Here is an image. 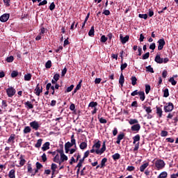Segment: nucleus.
<instances>
[{"label": "nucleus", "instance_id": "obj_60", "mask_svg": "<svg viewBox=\"0 0 178 178\" xmlns=\"http://www.w3.org/2000/svg\"><path fill=\"white\" fill-rule=\"evenodd\" d=\"M102 80V79L101 78H96L95 80V84H99V83H101Z\"/></svg>", "mask_w": 178, "mask_h": 178}, {"label": "nucleus", "instance_id": "obj_3", "mask_svg": "<svg viewBox=\"0 0 178 178\" xmlns=\"http://www.w3.org/2000/svg\"><path fill=\"white\" fill-rule=\"evenodd\" d=\"M6 94L9 98H12L16 94V89L13 87H9L6 90Z\"/></svg>", "mask_w": 178, "mask_h": 178}, {"label": "nucleus", "instance_id": "obj_55", "mask_svg": "<svg viewBox=\"0 0 178 178\" xmlns=\"http://www.w3.org/2000/svg\"><path fill=\"white\" fill-rule=\"evenodd\" d=\"M67 72V68L65 67L61 72V76L63 77V76H65V74H66V73Z\"/></svg>", "mask_w": 178, "mask_h": 178}, {"label": "nucleus", "instance_id": "obj_37", "mask_svg": "<svg viewBox=\"0 0 178 178\" xmlns=\"http://www.w3.org/2000/svg\"><path fill=\"white\" fill-rule=\"evenodd\" d=\"M52 66V62L51 60H48L45 64V67L47 69H50V67Z\"/></svg>", "mask_w": 178, "mask_h": 178}, {"label": "nucleus", "instance_id": "obj_2", "mask_svg": "<svg viewBox=\"0 0 178 178\" xmlns=\"http://www.w3.org/2000/svg\"><path fill=\"white\" fill-rule=\"evenodd\" d=\"M155 166L157 169V170H161L165 168V161L163 160L159 159L156 161L155 162Z\"/></svg>", "mask_w": 178, "mask_h": 178}, {"label": "nucleus", "instance_id": "obj_25", "mask_svg": "<svg viewBox=\"0 0 178 178\" xmlns=\"http://www.w3.org/2000/svg\"><path fill=\"white\" fill-rule=\"evenodd\" d=\"M112 158L114 159V161H118V159H120V154L115 153L112 156Z\"/></svg>", "mask_w": 178, "mask_h": 178}, {"label": "nucleus", "instance_id": "obj_33", "mask_svg": "<svg viewBox=\"0 0 178 178\" xmlns=\"http://www.w3.org/2000/svg\"><path fill=\"white\" fill-rule=\"evenodd\" d=\"M97 105H98V103H97V102H91L90 104H89V105H88V106H89V108H96L95 106H97Z\"/></svg>", "mask_w": 178, "mask_h": 178}, {"label": "nucleus", "instance_id": "obj_63", "mask_svg": "<svg viewBox=\"0 0 178 178\" xmlns=\"http://www.w3.org/2000/svg\"><path fill=\"white\" fill-rule=\"evenodd\" d=\"M42 159L43 162H47V154L45 153L42 155Z\"/></svg>", "mask_w": 178, "mask_h": 178}, {"label": "nucleus", "instance_id": "obj_39", "mask_svg": "<svg viewBox=\"0 0 178 178\" xmlns=\"http://www.w3.org/2000/svg\"><path fill=\"white\" fill-rule=\"evenodd\" d=\"M59 161H60V156H59V154H56L54 158V162H59Z\"/></svg>", "mask_w": 178, "mask_h": 178}, {"label": "nucleus", "instance_id": "obj_61", "mask_svg": "<svg viewBox=\"0 0 178 178\" xmlns=\"http://www.w3.org/2000/svg\"><path fill=\"white\" fill-rule=\"evenodd\" d=\"M155 48H156V46L155 45V43H152V44H150L149 49H152V51H154V49H155Z\"/></svg>", "mask_w": 178, "mask_h": 178}, {"label": "nucleus", "instance_id": "obj_47", "mask_svg": "<svg viewBox=\"0 0 178 178\" xmlns=\"http://www.w3.org/2000/svg\"><path fill=\"white\" fill-rule=\"evenodd\" d=\"M72 146H73V144H71L70 142H67L65 145V148H72Z\"/></svg>", "mask_w": 178, "mask_h": 178}, {"label": "nucleus", "instance_id": "obj_42", "mask_svg": "<svg viewBox=\"0 0 178 178\" xmlns=\"http://www.w3.org/2000/svg\"><path fill=\"white\" fill-rule=\"evenodd\" d=\"M19 74V72L17 71H13L11 73V77L15 78V77H17Z\"/></svg>", "mask_w": 178, "mask_h": 178}, {"label": "nucleus", "instance_id": "obj_11", "mask_svg": "<svg viewBox=\"0 0 178 178\" xmlns=\"http://www.w3.org/2000/svg\"><path fill=\"white\" fill-rule=\"evenodd\" d=\"M119 83L120 84L121 87H123V84H124V76H123V73H121Z\"/></svg>", "mask_w": 178, "mask_h": 178}, {"label": "nucleus", "instance_id": "obj_7", "mask_svg": "<svg viewBox=\"0 0 178 178\" xmlns=\"http://www.w3.org/2000/svg\"><path fill=\"white\" fill-rule=\"evenodd\" d=\"M9 17H10V15L3 14L0 17V22L5 23V22H8V20H9Z\"/></svg>", "mask_w": 178, "mask_h": 178}, {"label": "nucleus", "instance_id": "obj_14", "mask_svg": "<svg viewBox=\"0 0 178 178\" xmlns=\"http://www.w3.org/2000/svg\"><path fill=\"white\" fill-rule=\"evenodd\" d=\"M149 165V163H145L143 164L140 167V172H144V170H145V169H147V168H148Z\"/></svg>", "mask_w": 178, "mask_h": 178}, {"label": "nucleus", "instance_id": "obj_30", "mask_svg": "<svg viewBox=\"0 0 178 178\" xmlns=\"http://www.w3.org/2000/svg\"><path fill=\"white\" fill-rule=\"evenodd\" d=\"M163 97L165 98H168V97H169V89L168 88H165L163 90Z\"/></svg>", "mask_w": 178, "mask_h": 178}, {"label": "nucleus", "instance_id": "obj_57", "mask_svg": "<svg viewBox=\"0 0 178 178\" xmlns=\"http://www.w3.org/2000/svg\"><path fill=\"white\" fill-rule=\"evenodd\" d=\"M47 3H48V1H47V0H44V1H41L40 3H39L38 6H42V5H47Z\"/></svg>", "mask_w": 178, "mask_h": 178}, {"label": "nucleus", "instance_id": "obj_48", "mask_svg": "<svg viewBox=\"0 0 178 178\" xmlns=\"http://www.w3.org/2000/svg\"><path fill=\"white\" fill-rule=\"evenodd\" d=\"M148 58H149V52H147L143 56V60L148 59Z\"/></svg>", "mask_w": 178, "mask_h": 178}, {"label": "nucleus", "instance_id": "obj_46", "mask_svg": "<svg viewBox=\"0 0 178 178\" xmlns=\"http://www.w3.org/2000/svg\"><path fill=\"white\" fill-rule=\"evenodd\" d=\"M51 170L53 171V173L55 172V170H56V168H58V165L55 163L51 164Z\"/></svg>", "mask_w": 178, "mask_h": 178}, {"label": "nucleus", "instance_id": "obj_8", "mask_svg": "<svg viewBox=\"0 0 178 178\" xmlns=\"http://www.w3.org/2000/svg\"><path fill=\"white\" fill-rule=\"evenodd\" d=\"M41 92H42V87L40 88V83H38L35 89V94L40 97Z\"/></svg>", "mask_w": 178, "mask_h": 178}, {"label": "nucleus", "instance_id": "obj_32", "mask_svg": "<svg viewBox=\"0 0 178 178\" xmlns=\"http://www.w3.org/2000/svg\"><path fill=\"white\" fill-rule=\"evenodd\" d=\"M13 141H15V134H11L8 140V143H13Z\"/></svg>", "mask_w": 178, "mask_h": 178}, {"label": "nucleus", "instance_id": "obj_5", "mask_svg": "<svg viewBox=\"0 0 178 178\" xmlns=\"http://www.w3.org/2000/svg\"><path fill=\"white\" fill-rule=\"evenodd\" d=\"M30 126L31 127H32V129H33V130H38V129H40L41 124H40V123H38V122L37 121H33V122H30Z\"/></svg>", "mask_w": 178, "mask_h": 178}, {"label": "nucleus", "instance_id": "obj_45", "mask_svg": "<svg viewBox=\"0 0 178 178\" xmlns=\"http://www.w3.org/2000/svg\"><path fill=\"white\" fill-rule=\"evenodd\" d=\"M71 144H72V145H76V139H74V135H72L71 136Z\"/></svg>", "mask_w": 178, "mask_h": 178}, {"label": "nucleus", "instance_id": "obj_13", "mask_svg": "<svg viewBox=\"0 0 178 178\" xmlns=\"http://www.w3.org/2000/svg\"><path fill=\"white\" fill-rule=\"evenodd\" d=\"M129 35H126L124 38L122 35H120V40L122 44H126L129 41Z\"/></svg>", "mask_w": 178, "mask_h": 178}, {"label": "nucleus", "instance_id": "obj_21", "mask_svg": "<svg viewBox=\"0 0 178 178\" xmlns=\"http://www.w3.org/2000/svg\"><path fill=\"white\" fill-rule=\"evenodd\" d=\"M168 177V172H162L157 178H166Z\"/></svg>", "mask_w": 178, "mask_h": 178}, {"label": "nucleus", "instance_id": "obj_38", "mask_svg": "<svg viewBox=\"0 0 178 178\" xmlns=\"http://www.w3.org/2000/svg\"><path fill=\"white\" fill-rule=\"evenodd\" d=\"M108 161V159L106 158H104L101 161V166L100 168H104V166H105V163H106V161Z\"/></svg>", "mask_w": 178, "mask_h": 178}, {"label": "nucleus", "instance_id": "obj_44", "mask_svg": "<svg viewBox=\"0 0 178 178\" xmlns=\"http://www.w3.org/2000/svg\"><path fill=\"white\" fill-rule=\"evenodd\" d=\"M13 60H14V58L13 56H10L9 57H8L6 58V61L8 63H11V62H13Z\"/></svg>", "mask_w": 178, "mask_h": 178}, {"label": "nucleus", "instance_id": "obj_29", "mask_svg": "<svg viewBox=\"0 0 178 178\" xmlns=\"http://www.w3.org/2000/svg\"><path fill=\"white\" fill-rule=\"evenodd\" d=\"M133 144H136L138 141H140V135H136L133 138Z\"/></svg>", "mask_w": 178, "mask_h": 178}, {"label": "nucleus", "instance_id": "obj_26", "mask_svg": "<svg viewBox=\"0 0 178 178\" xmlns=\"http://www.w3.org/2000/svg\"><path fill=\"white\" fill-rule=\"evenodd\" d=\"M42 144V139H38L36 144L35 145V147L36 148H40Z\"/></svg>", "mask_w": 178, "mask_h": 178}, {"label": "nucleus", "instance_id": "obj_16", "mask_svg": "<svg viewBox=\"0 0 178 178\" xmlns=\"http://www.w3.org/2000/svg\"><path fill=\"white\" fill-rule=\"evenodd\" d=\"M95 33V29L94 26H92L90 30L88 32V36L89 37H94Z\"/></svg>", "mask_w": 178, "mask_h": 178}, {"label": "nucleus", "instance_id": "obj_50", "mask_svg": "<svg viewBox=\"0 0 178 178\" xmlns=\"http://www.w3.org/2000/svg\"><path fill=\"white\" fill-rule=\"evenodd\" d=\"M127 67V63H124L121 65L120 69L122 71L124 70Z\"/></svg>", "mask_w": 178, "mask_h": 178}, {"label": "nucleus", "instance_id": "obj_20", "mask_svg": "<svg viewBox=\"0 0 178 178\" xmlns=\"http://www.w3.org/2000/svg\"><path fill=\"white\" fill-rule=\"evenodd\" d=\"M25 106H27L29 109H33V108H34V106L33 105V104H31V102L29 101L25 102Z\"/></svg>", "mask_w": 178, "mask_h": 178}, {"label": "nucleus", "instance_id": "obj_23", "mask_svg": "<svg viewBox=\"0 0 178 178\" xmlns=\"http://www.w3.org/2000/svg\"><path fill=\"white\" fill-rule=\"evenodd\" d=\"M143 109H145L147 115H149V113H152V109H151V107L144 106Z\"/></svg>", "mask_w": 178, "mask_h": 178}, {"label": "nucleus", "instance_id": "obj_64", "mask_svg": "<svg viewBox=\"0 0 178 178\" xmlns=\"http://www.w3.org/2000/svg\"><path fill=\"white\" fill-rule=\"evenodd\" d=\"M36 168L37 169H40L41 168H42V165L41 163H40L39 162L36 163Z\"/></svg>", "mask_w": 178, "mask_h": 178}, {"label": "nucleus", "instance_id": "obj_4", "mask_svg": "<svg viewBox=\"0 0 178 178\" xmlns=\"http://www.w3.org/2000/svg\"><path fill=\"white\" fill-rule=\"evenodd\" d=\"M175 106L172 102L167 103L164 106V111L165 113L172 112L173 111Z\"/></svg>", "mask_w": 178, "mask_h": 178}, {"label": "nucleus", "instance_id": "obj_10", "mask_svg": "<svg viewBox=\"0 0 178 178\" xmlns=\"http://www.w3.org/2000/svg\"><path fill=\"white\" fill-rule=\"evenodd\" d=\"M154 60L156 63H163V58H161V56L159 55L156 56Z\"/></svg>", "mask_w": 178, "mask_h": 178}, {"label": "nucleus", "instance_id": "obj_54", "mask_svg": "<svg viewBox=\"0 0 178 178\" xmlns=\"http://www.w3.org/2000/svg\"><path fill=\"white\" fill-rule=\"evenodd\" d=\"M161 137H166L168 136V131H162L161 133Z\"/></svg>", "mask_w": 178, "mask_h": 178}, {"label": "nucleus", "instance_id": "obj_49", "mask_svg": "<svg viewBox=\"0 0 178 178\" xmlns=\"http://www.w3.org/2000/svg\"><path fill=\"white\" fill-rule=\"evenodd\" d=\"M60 77V75H59V74H56L54 76V80H55L56 81H58Z\"/></svg>", "mask_w": 178, "mask_h": 178}, {"label": "nucleus", "instance_id": "obj_51", "mask_svg": "<svg viewBox=\"0 0 178 178\" xmlns=\"http://www.w3.org/2000/svg\"><path fill=\"white\" fill-rule=\"evenodd\" d=\"M73 88H74V85H71L70 87H68L67 88V92H70V91H72L73 90Z\"/></svg>", "mask_w": 178, "mask_h": 178}, {"label": "nucleus", "instance_id": "obj_34", "mask_svg": "<svg viewBox=\"0 0 178 178\" xmlns=\"http://www.w3.org/2000/svg\"><path fill=\"white\" fill-rule=\"evenodd\" d=\"M20 161H19V165L21 166H23L24 165V163H26V160L24 159H23V156H21L19 157Z\"/></svg>", "mask_w": 178, "mask_h": 178}, {"label": "nucleus", "instance_id": "obj_28", "mask_svg": "<svg viewBox=\"0 0 178 178\" xmlns=\"http://www.w3.org/2000/svg\"><path fill=\"white\" fill-rule=\"evenodd\" d=\"M79 148H81V149H86V148H87V143H86V142H82V143L79 145Z\"/></svg>", "mask_w": 178, "mask_h": 178}, {"label": "nucleus", "instance_id": "obj_40", "mask_svg": "<svg viewBox=\"0 0 178 178\" xmlns=\"http://www.w3.org/2000/svg\"><path fill=\"white\" fill-rule=\"evenodd\" d=\"M100 41L101 42H105L106 41H108V38H106V36H105V35H102L101 38H100Z\"/></svg>", "mask_w": 178, "mask_h": 178}, {"label": "nucleus", "instance_id": "obj_17", "mask_svg": "<svg viewBox=\"0 0 178 178\" xmlns=\"http://www.w3.org/2000/svg\"><path fill=\"white\" fill-rule=\"evenodd\" d=\"M42 151H47V149H49V142H46L42 147Z\"/></svg>", "mask_w": 178, "mask_h": 178}, {"label": "nucleus", "instance_id": "obj_1", "mask_svg": "<svg viewBox=\"0 0 178 178\" xmlns=\"http://www.w3.org/2000/svg\"><path fill=\"white\" fill-rule=\"evenodd\" d=\"M101 148V142L98 140L96 143H95L90 149L91 154H94L95 152L97 155H102L105 151H106V145H105V142L103 143L102 147Z\"/></svg>", "mask_w": 178, "mask_h": 178}, {"label": "nucleus", "instance_id": "obj_53", "mask_svg": "<svg viewBox=\"0 0 178 178\" xmlns=\"http://www.w3.org/2000/svg\"><path fill=\"white\" fill-rule=\"evenodd\" d=\"M99 120L100 122V123H103V124H105L107 122L106 120L104 118H99Z\"/></svg>", "mask_w": 178, "mask_h": 178}, {"label": "nucleus", "instance_id": "obj_19", "mask_svg": "<svg viewBox=\"0 0 178 178\" xmlns=\"http://www.w3.org/2000/svg\"><path fill=\"white\" fill-rule=\"evenodd\" d=\"M8 177L10 178H16V175H15V170H10L8 173Z\"/></svg>", "mask_w": 178, "mask_h": 178}, {"label": "nucleus", "instance_id": "obj_35", "mask_svg": "<svg viewBox=\"0 0 178 178\" xmlns=\"http://www.w3.org/2000/svg\"><path fill=\"white\" fill-rule=\"evenodd\" d=\"M31 131V128L30 127H26L24 129V134H27L28 133H30Z\"/></svg>", "mask_w": 178, "mask_h": 178}, {"label": "nucleus", "instance_id": "obj_18", "mask_svg": "<svg viewBox=\"0 0 178 178\" xmlns=\"http://www.w3.org/2000/svg\"><path fill=\"white\" fill-rule=\"evenodd\" d=\"M163 111H162V108L160 107H156V113L159 118H162V113Z\"/></svg>", "mask_w": 178, "mask_h": 178}, {"label": "nucleus", "instance_id": "obj_27", "mask_svg": "<svg viewBox=\"0 0 178 178\" xmlns=\"http://www.w3.org/2000/svg\"><path fill=\"white\" fill-rule=\"evenodd\" d=\"M168 81L171 83L172 86H176V84H177V81L175 80V77L170 78Z\"/></svg>", "mask_w": 178, "mask_h": 178}, {"label": "nucleus", "instance_id": "obj_41", "mask_svg": "<svg viewBox=\"0 0 178 178\" xmlns=\"http://www.w3.org/2000/svg\"><path fill=\"white\" fill-rule=\"evenodd\" d=\"M147 72H149L150 73H154V68L151 67V65H149L146 67Z\"/></svg>", "mask_w": 178, "mask_h": 178}, {"label": "nucleus", "instance_id": "obj_43", "mask_svg": "<svg viewBox=\"0 0 178 178\" xmlns=\"http://www.w3.org/2000/svg\"><path fill=\"white\" fill-rule=\"evenodd\" d=\"M149 91H151V86L149 85L145 86V92L146 94H149Z\"/></svg>", "mask_w": 178, "mask_h": 178}, {"label": "nucleus", "instance_id": "obj_24", "mask_svg": "<svg viewBox=\"0 0 178 178\" xmlns=\"http://www.w3.org/2000/svg\"><path fill=\"white\" fill-rule=\"evenodd\" d=\"M25 81H30L31 80V74H26L24 75Z\"/></svg>", "mask_w": 178, "mask_h": 178}, {"label": "nucleus", "instance_id": "obj_22", "mask_svg": "<svg viewBox=\"0 0 178 178\" xmlns=\"http://www.w3.org/2000/svg\"><path fill=\"white\" fill-rule=\"evenodd\" d=\"M131 81L132 86H136V84H137V78L134 76H131Z\"/></svg>", "mask_w": 178, "mask_h": 178}, {"label": "nucleus", "instance_id": "obj_12", "mask_svg": "<svg viewBox=\"0 0 178 178\" xmlns=\"http://www.w3.org/2000/svg\"><path fill=\"white\" fill-rule=\"evenodd\" d=\"M60 160L61 162H65V161H67V156L63 152H60Z\"/></svg>", "mask_w": 178, "mask_h": 178}, {"label": "nucleus", "instance_id": "obj_31", "mask_svg": "<svg viewBox=\"0 0 178 178\" xmlns=\"http://www.w3.org/2000/svg\"><path fill=\"white\" fill-rule=\"evenodd\" d=\"M138 17H140V19H144L145 20H147V19H148V15H147V14H139Z\"/></svg>", "mask_w": 178, "mask_h": 178}, {"label": "nucleus", "instance_id": "obj_56", "mask_svg": "<svg viewBox=\"0 0 178 178\" xmlns=\"http://www.w3.org/2000/svg\"><path fill=\"white\" fill-rule=\"evenodd\" d=\"M6 6H10V0H3Z\"/></svg>", "mask_w": 178, "mask_h": 178}, {"label": "nucleus", "instance_id": "obj_15", "mask_svg": "<svg viewBox=\"0 0 178 178\" xmlns=\"http://www.w3.org/2000/svg\"><path fill=\"white\" fill-rule=\"evenodd\" d=\"M138 95L140 97V101H144V99H145V93L144 92V91H139Z\"/></svg>", "mask_w": 178, "mask_h": 178}, {"label": "nucleus", "instance_id": "obj_58", "mask_svg": "<svg viewBox=\"0 0 178 178\" xmlns=\"http://www.w3.org/2000/svg\"><path fill=\"white\" fill-rule=\"evenodd\" d=\"M166 76H168V71L165 70L163 71L162 76L163 77V79H166Z\"/></svg>", "mask_w": 178, "mask_h": 178}, {"label": "nucleus", "instance_id": "obj_36", "mask_svg": "<svg viewBox=\"0 0 178 178\" xmlns=\"http://www.w3.org/2000/svg\"><path fill=\"white\" fill-rule=\"evenodd\" d=\"M129 124H137L138 123V120L136 119H131L129 122Z\"/></svg>", "mask_w": 178, "mask_h": 178}, {"label": "nucleus", "instance_id": "obj_9", "mask_svg": "<svg viewBox=\"0 0 178 178\" xmlns=\"http://www.w3.org/2000/svg\"><path fill=\"white\" fill-rule=\"evenodd\" d=\"M140 129H141V126H140V124H134L131 127L132 131H139Z\"/></svg>", "mask_w": 178, "mask_h": 178}, {"label": "nucleus", "instance_id": "obj_52", "mask_svg": "<svg viewBox=\"0 0 178 178\" xmlns=\"http://www.w3.org/2000/svg\"><path fill=\"white\" fill-rule=\"evenodd\" d=\"M136 168H134V166H128L127 170H128L129 172H133V170H134Z\"/></svg>", "mask_w": 178, "mask_h": 178}, {"label": "nucleus", "instance_id": "obj_62", "mask_svg": "<svg viewBox=\"0 0 178 178\" xmlns=\"http://www.w3.org/2000/svg\"><path fill=\"white\" fill-rule=\"evenodd\" d=\"M28 172L29 173H33V168H31V165L30 164L28 165Z\"/></svg>", "mask_w": 178, "mask_h": 178}, {"label": "nucleus", "instance_id": "obj_6", "mask_svg": "<svg viewBox=\"0 0 178 178\" xmlns=\"http://www.w3.org/2000/svg\"><path fill=\"white\" fill-rule=\"evenodd\" d=\"M158 49L159 51H162V49H163V47H165V44H166V42H165L164 39H160L158 40Z\"/></svg>", "mask_w": 178, "mask_h": 178}, {"label": "nucleus", "instance_id": "obj_59", "mask_svg": "<svg viewBox=\"0 0 178 178\" xmlns=\"http://www.w3.org/2000/svg\"><path fill=\"white\" fill-rule=\"evenodd\" d=\"M49 9L51 10H54L55 9V3L52 2L49 6Z\"/></svg>", "mask_w": 178, "mask_h": 178}]
</instances>
